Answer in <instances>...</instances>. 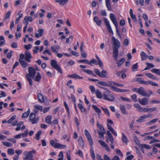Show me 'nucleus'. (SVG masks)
I'll list each match as a JSON object with an SVG mask.
<instances>
[{"instance_id":"42","label":"nucleus","mask_w":160,"mask_h":160,"mask_svg":"<svg viewBox=\"0 0 160 160\" xmlns=\"http://www.w3.org/2000/svg\"><path fill=\"white\" fill-rule=\"evenodd\" d=\"M2 143L4 146L7 147H11L12 146L11 143L7 142H3Z\"/></svg>"},{"instance_id":"54","label":"nucleus","mask_w":160,"mask_h":160,"mask_svg":"<svg viewBox=\"0 0 160 160\" xmlns=\"http://www.w3.org/2000/svg\"><path fill=\"white\" fill-rule=\"evenodd\" d=\"M116 152L117 154L119 155L120 156L122 157L123 156V154L121 152V151L118 149H117L116 150Z\"/></svg>"},{"instance_id":"15","label":"nucleus","mask_w":160,"mask_h":160,"mask_svg":"<svg viewBox=\"0 0 160 160\" xmlns=\"http://www.w3.org/2000/svg\"><path fill=\"white\" fill-rule=\"evenodd\" d=\"M107 75L108 72L107 71L105 70H103L100 72L99 76L102 78H108L107 77Z\"/></svg>"},{"instance_id":"53","label":"nucleus","mask_w":160,"mask_h":160,"mask_svg":"<svg viewBox=\"0 0 160 160\" xmlns=\"http://www.w3.org/2000/svg\"><path fill=\"white\" fill-rule=\"evenodd\" d=\"M102 109L104 111V112L108 116H110V114L108 109L107 108H102Z\"/></svg>"},{"instance_id":"46","label":"nucleus","mask_w":160,"mask_h":160,"mask_svg":"<svg viewBox=\"0 0 160 160\" xmlns=\"http://www.w3.org/2000/svg\"><path fill=\"white\" fill-rule=\"evenodd\" d=\"M34 107L35 108L39 110L40 111H42V107L41 106L34 105Z\"/></svg>"},{"instance_id":"62","label":"nucleus","mask_w":160,"mask_h":160,"mask_svg":"<svg viewBox=\"0 0 160 160\" xmlns=\"http://www.w3.org/2000/svg\"><path fill=\"white\" fill-rule=\"evenodd\" d=\"M32 46L30 44H28L27 45H24V47L25 49L27 50H29L30 48H31Z\"/></svg>"},{"instance_id":"2","label":"nucleus","mask_w":160,"mask_h":160,"mask_svg":"<svg viewBox=\"0 0 160 160\" xmlns=\"http://www.w3.org/2000/svg\"><path fill=\"white\" fill-rule=\"evenodd\" d=\"M110 18L112 22L115 26L116 29V32L120 39H122V36L118 28V25L116 18L114 14L111 13L110 15Z\"/></svg>"},{"instance_id":"20","label":"nucleus","mask_w":160,"mask_h":160,"mask_svg":"<svg viewBox=\"0 0 160 160\" xmlns=\"http://www.w3.org/2000/svg\"><path fill=\"white\" fill-rule=\"evenodd\" d=\"M136 81L140 84L148 85V82L147 81L142 80L141 78H137Z\"/></svg>"},{"instance_id":"34","label":"nucleus","mask_w":160,"mask_h":160,"mask_svg":"<svg viewBox=\"0 0 160 160\" xmlns=\"http://www.w3.org/2000/svg\"><path fill=\"white\" fill-rule=\"evenodd\" d=\"M97 127L99 128L100 132H105L104 129L102 125L101 124H99L98 122H97Z\"/></svg>"},{"instance_id":"28","label":"nucleus","mask_w":160,"mask_h":160,"mask_svg":"<svg viewBox=\"0 0 160 160\" xmlns=\"http://www.w3.org/2000/svg\"><path fill=\"white\" fill-rule=\"evenodd\" d=\"M93 20L94 22H96L97 25L98 26H100L101 23H102L101 20H98V17L96 16H95Z\"/></svg>"},{"instance_id":"12","label":"nucleus","mask_w":160,"mask_h":160,"mask_svg":"<svg viewBox=\"0 0 160 160\" xmlns=\"http://www.w3.org/2000/svg\"><path fill=\"white\" fill-rule=\"evenodd\" d=\"M33 20L31 16H26L24 19V24H26L28 25V22H32Z\"/></svg>"},{"instance_id":"52","label":"nucleus","mask_w":160,"mask_h":160,"mask_svg":"<svg viewBox=\"0 0 160 160\" xmlns=\"http://www.w3.org/2000/svg\"><path fill=\"white\" fill-rule=\"evenodd\" d=\"M82 71L83 72H86L89 74H92V71L89 69H83L82 70Z\"/></svg>"},{"instance_id":"39","label":"nucleus","mask_w":160,"mask_h":160,"mask_svg":"<svg viewBox=\"0 0 160 160\" xmlns=\"http://www.w3.org/2000/svg\"><path fill=\"white\" fill-rule=\"evenodd\" d=\"M151 71L153 73L160 75V70L159 69L156 68L153 69L151 70Z\"/></svg>"},{"instance_id":"49","label":"nucleus","mask_w":160,"mask_h":160,"mask_svg":"<svg viewBox=\"0 0 160 160\" xmlns=\"http://www.w3.org/2000/svg\"><path fill=\"white\" fill-rule=\"evenodd\" d=\"M8 153L10 155H12L14 153V150L13 149L9 148L8 150Z\"/></svg>"},{"instance_id":"38","label":"nucleus","mask_w":160,"mask_h":160,"mask_svg":"<svg viewBox=\"0 0 160 160\" xmlns=\"http://www.w3.org/2000/svg\"><path fill=\"white\" fill-rule=\"evenodd\" d=\"M146 75L148 77L153 79H156V77H154L152 74L150 73H146Z\"/></svg>"},{"instance_id":"41","label":"nucleus","mask_w":160,"mask_h":160,"mask_svg":"<svg viewBox=\"0 0 160 160\" xmlns=\"http://www.w3.org/2000/svg\"><path fill=\"white\" fill-rule=\"evenodd\" d=\"M92 63H94L96 65H98L96 60L94 58L92 59L89 62L88 64L89 65H92Z\"/></svg>"},{"instance_id":"35","label":"nucleus","mask_w":160,"mask_h":160,"mask_svg":"<svg viewBox=\"0 0 160 160\" xmlns=\"http://www.w3.org/2000/svg\"><path fill=\"white\" fill-rule=\"evenodd\" d=\"M26 77L28 82H29V84L30 85L32 86V77H29V75L28 74H26Z\"/></svg>"},{"instance_id":"9","label":"nucleus","mask_w":160,"mask_h":160,"mask_svg":"<svg viewBox=\"0 0 160 160\" xmlns=\"http://www.w3.org/2000/svg\"><path fill=\"white\" fill-rule=\"evenodd\" d=\"M137 92L143 96H147V93L146 92L145 89L142 87H140L138 88V91Z\"/></svg>"},{"instance_id":"11","label":"nucleus","mask_w":160,"mask_h":160,"mask_svg":"<svg viewBox=\"0 0 160 160\" xmlns=\"http://www.w3.org/2000/svg\"><path fill=\"white\" fill-rule=\"evenodd\" d=\"M138 102L142 105H145L148 103V99L146 98H144L141 99L139 98Z\"/></svg>"},{"instance_id":"59","label":"nucleus","mask_w":160,"mask_h":160,"mask_svg":"<svg viewBox=\"0 0 160 160\" xmlns=\"http://www.w3.org/2000/svg\"><path fill=\"white\" fill-rule=\"evenodd\" d=\"M142 146H141V148H144L148 149H151V148L150 146L148 145H147L146 144H142Z\"/></svg>"},{"instance_id":"40","label":"nucleus","mask_w":160,"mask_h":160,"mask_svg":"<svg viewBox=\"0 0 160 160\" xmlns=\"http://www.w3.org/2000/svg\"><path fill=\"white\" fill-rule=\"evenodd\" d=\"M30 112V110H28V111L23 113L22 116V118H27Z\"/></svg>"},{"instance_id":"25","label":"nucleus","mask_w":160,"mask_h":160,"mask_svg":"<svg viewBox=\"0 0 160 160\" xmlns=\"http://www.w3.org/2000/svg\"><path fill=\"white\" fill-rule=\"evenodd\" d=\"M19 61L22 67L26 68L28 66V64L24 61L19 59Z\"/></svg>"},{"instance_id":"6","label":"nucleus","mask_w":160,"mask_h":160,"mask_svg":"<svg viewBox=\"0 0 160 160\" xmlns=\"http://www.w3.org/2000/svg\"><path fill=\"white\" fill-rule=\"evenodd\" d=\"M36 153L35 150H33L32 151H25L23 152V154L25 156H27L29 159V160H34L32 158L34 157V154Z\"/></svg>"},{"instance_id":"24","label":"nucleus","mask_w":160,"mask_h":160,"mask_svg":"<svg viewBox=\"0 0 160 160\" xmlns=\"http://www.w3.org/2000/svg\"><path fill=\"white\" fill-rule=\"evenodd\" d=\"M105 3L109 11H111L112 8L110 5V0H105Z\"/></svg>"},{"instance_id":"1","label":"nucleus","mask_w":160,"mask_h":160,"mask_svg":"<svg viewBox=\"0 0 160 160\" xmlns=\"http://www.w3.org/2000/svg\"><path fill=\"white\" fill-rule=\"evenodd\" d=\"M112 42L113 46V56L115 60L118 59V49L120 46L119 41L115 38L112 36Z\"/></svg>"},{"instance_id":"55","label":"nucleus","mask_w":160,"mask_h":160,"mask_svg":"<svg viewBox=\"0 0 160 160\" xmlns=\"http://www.w3.org/2000/svg\"><path fill=\"white\" fill-rule=\"evenodd\" d=\"M150 103L151 104L153 103H160V101L157 100H151L150 101Z\"/></svg>"},{"instance_id":"29","label":"nucleus","mask_w":160,"mask_h":160,"mask_svg":"<svg viewBox=\"0 0 160 160\" xmlns=\"http://www.w3.org/2000/svg\"><path fill=\"white\" fill-rule=\"evenodd\" d=\"M96 95L97 97L98 98L101 99L102 97L101 92L98 89H97L96 91Z\"/></svg>"},{"instance_id":"58","label":"nucleus","mask_w":160,"mask_h":160,"mask_svg":"<svg viewBox=\"0 0 160 160\" xmlns=\"http://www.w3.org/2000/svg\"><path fill=\"white\" fill-rule=\"evenodd\" d=\"M78 62L82 63L84 62L85 63L88 64L89 63V61L88 60L85 59L84 60H80L78 61Z\"/></svg>"},{"instance_id":"36","label":"nucleus","mask_w":160,"mask_h":160,"mask_svg":"<svg viewBox=\"0 0 160 160\" xmlns=\"http://www.w3.org/2000/svg\"><path fill=\"white\" fill-rule=\"evenodd\" d=\"M138 68V63H136L132 66V69L133 72L136 71Z\"/></svg>"},{"instance_id":"56","label":"nucleus","mask_w":160,"mask_h":160,"mask_svg":"<svg viewBox=\"0 0 160 160\" xmlns=\"http://www.w3.org/2000/svg\"><path fill=\"white\" fill-rule=\"evenodd\" d=\"M68 1V0H61L60 5H63L64 4L67 3Z\"/></svg>"},{"instance_id":"47","label":"nucleus","mask_w":160,"mask_h":160,"mask_svg":"<svg viewBox=\"0 0 160 160\" xmlns=\"http://www.w3.org/2000/svg\"><path fill=\"white\" fill-rule=\"evenodd\" d=\"M84 132L85 135L88 139L91 138L90 133L87 130H85Z\"/></svg>"},{"instance_id":"48","label":"nucleus","mask_w":160,"mask_h":160,"mask_svg":"<svg viewBox=\"0 0 160 160\" xmlns=\"http://www.w3.org/2000/svg\"><path fill=\"white\" fill-rule=\"evenodd\" d=\"M42 133V132L40 130L36 134V139L37 140H39L40 139V136L41 135V134Z\"/></svg>"},{"instance_id":"60","label":"nucleus","mask_w":160,"mask_h":160,"mask_svg":"<svg viewBox=\"0 0 160 160\" xmlns=\"http://www.w3.org/2000/svg\"><path fill=\"white\" fill-rule=\"evenodd\" d=\"M13 52L12 51H10L8 52L6 55V57L8 58H10L12 56V53Z\"/></svg>"},{"instance_id":"17","label":"nucleus","mask_w":160,"mask_h":160,"mask_svg":"<svg viewBox=\"0 0 160 160\" xmlns=\"http://www.w3.org/2000/svg\"><path fill=\"white\" fill-rule=\"evenodd\" d=\"M78 107L80 109L81 111L82 112H85L86 114L87 113V109L83 107L81 103H79L78 105Z\"/></svg>"},{"instance_id":"44","label":"nucleus","mask_w":160,"mask_h":160,"mask_svg":"<svg viewBox=\"0 0 160 160\" xmlns=\"http://www.w3.org/2000/svg\"><path fill=\"white\" fill-rule=\"evenodd\" d=\"M113 82H114L110 81L108 82L107 84L108 85H107V87H110L112 89V87H114L113 86L114 84Z\"/></svg>"},{"instance_id":"19","label":"nucleus","mask_w":160,"mask_h":160,"mask_svg":"<svg viewBox=\"0 0 160 160\" xmlns=\"http://www.w3.org/2000/svg\"><path fill=\"white\" fill-rule=\"evenodd\" d=\"M32 78L36 81L39 82L41 79V76L39 72H38L36 76Z\"/></svg>"},{"instance_id":"8","label":"nucleus","mask_w":160,"mask_h":160,"mask_svg":"<svg viewBox=\"0 0 160 160\" xmlns=\"http://www.w3.org/2000/svg\"><path fill=\"white\" fill-rule=\"evenodd\" d=\"M29 73L27 74L29 75V77L33 78L36 74V70L32 67L28 68Z\"/></svg>"},{"instance_id":"16","label":"nucleus","mask_w":160,"mask_h":160,"mask_svg":"<svg viewBox=\"0 0 160 160\" xmlns=\"http://www.w3.org/2000/svg\"><path fill=\"white\" fill-rule=\"evenodd\" d=\"M38 101L41 102H43L45 100L44 98L42 95L41 93H38Z\"/></svg>"},{"instance_id":"10","label":"nucleus","mask_w":160,"mask_h":160,"mask_svg":"<svg viewBox=\"0 0 160 160\" xmlns=\"http://www.w3.org/2000/svg\"><path fill=\"white\" fill-rule=\"evenodd\" d=\"M25 60L28 62H30L31 61V58H32L30 53L28 51H26L25 52Z\"/></svg>"},{"instance_id":"63","label":"nucleus","mask_w":160,"mask_h":160,"mask_svg":"<svg viewBox=\"0 0 160 160\" xmlns=\"http://www.w3.org/2000/svg\"><path fill=\"white\" fill-rule=\"evenodd\" d=\"M98 142L104 148L106 145H107V144L103 141L99 140L98 141Z\"/></svg>"},{"instance_id":"45","label":"nucleus","mask_w":160,"mask_h":160,"mask_svg":"<svg viewBox=\"0 0 160 160\" xmlns=\"http://www.w3.org/2000/svg\"><path fill=\"white\" fill-rule=\"evenodd\" d=\"M148 82V85L149 84H151L152 86H158V84L157 83H155V82H153L150 81H147Z\"/></svg>"},{"instance_id":"23","label":"nucleus","mask_w":160,"mask_h":160,"mask_svg":"<svg viewBox=\"0 0 160 160\" xmlns=\"http://www.w3.org/2000/svg\"><path fill=\"white\" fill-rule=\"evenodd\" d=\"M52 119V117L51 115H48L45 118V122L46 123L48 124H51L52 123L51 119Z\"/></svg>"},{"instance_id":"21","label":"nucleus","mask_w":160,"mask_h":160,"mask_svg":"<svg viewBox=\"0 0 160 160\" xmlns=\"http://www.w3.org/2000/svg\"><path fill=\"white\" fill-rule=\"evenodd\" d=\"M92 107L95 110L96 112L98 113V114L99 116H99L100 115V113L101 112V110L95 105H92Z\"/></svg>"},{"instance_id":"43","label":"nucleus","mask_w":160,"mask_h":160,"mask_svg":"<svg viewBox=\"0 0 160 160\" xmlns=\"http://www.w3.org/2000/svg\"><path fill=\"white\" fill-rule=\"evenodd\" d=\"M98 84L102 85L103 86H106L107 87V85H108V83L105 82L103 81H101V82H98Z\"/></svg>"},{"instance_id":"61","label":"nucleus","mask_w":160,"mask_h":160,"mask_svg":"<svg viewBox=\"0 0 160 160\" xmlns=\"http://www.w3.org/2000/svg\"><path fill=\"white\" fill-rule=\"evenodd\" d=\"M11 12L10 11H9L6 14L5 17L4 18V19H7L9 18V17L11 13Z\"/></svg>"},{"instance_id":"37","label":"nucleus","mask_w":160,"mask_h":160,"mask_svg":"<svg viewBox=\"0 0 160 160\" xmlns=\"http://www.w3.org/2000/svg\"><path fill=\"white\" fill-rule=\"evenodd\" d=\"M91 155L93 160H95V153L94 152L93 149L92 148H91Z\"/></svg>"},{"instance_id":"18","label":"nucleus","mask_w":160,"mask_h":160,"mask_svg":"<svg viewBox=\"0 0 160 160\" xmlns=\"http://www.w3.org/2000/svg\"><path fill=\"white\" fill-rule=\"evenodd\" d=\"M68 77L75 78V79H82V77L79 76L78 75L76 74H72L70 75H68Z\"/></svg>"},{"instance_id":"22","label":"nucleus","mask_w":160,"mask_h":160,"mask_svg":"<svg viewBox=\"0 0 160 160\" xmlns=\"http://www.w3.org/2000/svg\"><path fill=\"white\" fill-rule=\"evenodd\" d=\"M122 142L127 144L128 141V138L124 133H122Z\"/></svg>"},{"instance_id":"4","label":"nucleus","mask_w":160,"mask_h":160,"mask_svg":"<svg viewBox=\"0 0 160 160\" xmlns=\"http://www.w3.org/2000/svg\"><path fill=\"white\" fill-rule=\"evenodd\" d=\"M29 119L32 124H34L38 122L39 118L36 117V115L34 113L32 112L30 114Z\"/></svg>"},{"instance_id":"30","label":"nucleus","mask_w":160,"mask_h":160,"mask_svg":"<svg viewBox=\"0 0 160 160\" xmlns=\"http://www.w3.org/2000/svg\"><path fill=\"white\" fill-rule=\"evenodd\" d=\"M78 141L79 143L80 146L82 148H83L84 146V142L81 137H79L78 139Z\"/></svg>"},{"instance_id":"26","label":"nucleus","mask_w":160,"mask_h":160,"mask_svg":"<svg viewBox=\"0 0 160 160\" xmlns=\"http://www.w3.org/2000/svg\"><path fill=\"white\" fill-rule=\"evenodd\" d=\"M66 147V145H63L59 143H56L55 145V148L60 149L65 148Z\"/></svg>"},{"instance_id":"5","label":"nucleus","mask_w":160,"mask_h":160,"mask_svg":"<svg viewBox=\"0 0 160 160\" xmlns=\"http://www.w3.org/2000/svg\"><path fill=\"white\" fill-rule=\"evenodd\" d=\"M51 66L56 69L60 73H62V71L59 66L57 62L54 60H52L51 62Z\"/></svg>"},{"instance_id":"51","label":"nucleus","mask_w":160,"mask_h":160,"mask_svg":"<svg viewBox=\"0 0 160 160\" xmlns=\"http://www.w3.org/2000/svg\"><path fill=\"white\" fill-rule=\"evenodd\" d=\"M40 11L42 12H40L39 13V16L40 18H42L44 16V13L46 12L43 9H41Z\"/></svg>"},{"instance_id":"64","label":"nucleus","mask_w":160,"mask_h":160,"mask_svg":"<svg viewBox=\"0 0 160 160\" xmlns=\"http://www.w3.org/2000/svg\"><path fill=\"white\" fill-rule=\"evenodd\" d=\"M133 157L134 156L133 155H130L127 156L125 160H132Z\"/></svg>"},{"instance_id":"31","label":"nucleus","mask_w":160,"mask_h":160,"mask_svg":"<svg viewBox=\"0 0 160 160\" xmlns=\"http://www.w3.org/2000/svg\"><path fill=\"white\" fill-rule=\"evenodd\" d=\"M116 61H117V62H118L117 63V65L118 67H119L122 64L125 62V58H122L120 59L119 61L117 60Z\"/></svg>"},{"instance_id":"13","label":"nucleus","mask_w":160,"mask_h":160,"mask_svg":"<svg viewBox=\"0 0 160 160\" xmlns=\"http://www.w3.org/2000/svg\"><path fill=\"white\" fill-rule=\"evenodd\" d=\"M119 106L121 112L123 114L127 115L128 114V112L126 110L125 106L124 105L120 104Z\"/></svg>"},{"instance_id":"50","label":"nucleus","mask_w":160,"mask_h":160,"mask_svg":"<svg viewBox=\"0 0 160 160\" xmlns=\"http://www.w3.org/2000/svg\"><path fill=\"white\" fill-rule=\"evenodd\" d=\"M132 99L134 102H136L137 101V96L136 94H134L131 96Z\"/></svg>"},{"instance_id":"32","label":"nucleus","mask_w":160,"mask_h":160,"mask_svg":"<svg viewBox=\"0 0 160 160\" xmlns=\"http://www.w3.org/2000/svg\"><path fill=\"white\" fill-rule=\"evenodd\" d=\"M134 140L135 141L136 144L140 147L141 148V146H142V144H141L140 143V141L139 139H138V137L136 136H135L134 138Z\"/></svg>"},{"instance_id":"3","label":"nucleus","mask_w":160,"mask_h":160,"mask_svg":"<svg viewBox=\"0 0 160 160\" xmlns=\"http://www.w3.org/2000/svg\"><path fill=\"white\" fill-rule=\"evenodd\" d=\"M103 98L104 100L110 101H113L115 99L114 97L111 93V91L109 92H103Z\"/></svg>"},{"instance_id":"14","label":"nucleus","mask_w":160,"mask_h":160,"mask_svg":"<svg viewBox=\"0 0 160 160\" xmlns=\"http://www.w3.org/2000/svg\"><path fill=\"white\" fill-rule=\"evenodd\" d=\"M44 30L42 29H39L38 30V32L39 34L38 33H36L35 35V37L37 38H38L40 37H42L43 34Z\"/></svg>"},{"instance_id":"57","label":"nucleus","mask_w":160,"mask_h":160,"mask_svg":"<svg viewBox=\"0 0 160 160\" xmlns=\"http://www.w3.org/2000/svg\"><path fill=\"white\" fill-rule=\"evenodd\" d=\"M149 143L150 144H151L155 142H160V140H158V139H154L153 138V139Z\"/></svg>"},{"instance_id":"27","label":"nucleus","mask_w":160,"mask_h":160,"mask_svg":"<svg viewBox=\"0 0 160 160\" xmlns=\"http://www.w3.org/2000/svg\"><path fill=\"white\" fill-rule=\"evenodd\" d=\"M140 55L142 61H144L146 60L148 57V56L146 53L143 52H141Z\"/></svg>"},{"instance_id":"7","label":"nucleus","mask_w":160,"mask_h":160,"mask_svg":"<svg viewBox=\"0 0 160 160\" xmlns=\"http://www.w3.org/2000/svg\"><path fill=\"white\" fill-rule=\"evenodd\" d=\"M104 23L106 26L108 32L112 34H113V32L112 30L111 26L109 24V22L106 18H103Z\"/></svg>"},{"instance_id":"33","label":"nucleus","mask_w":160,"mask_h":160,"mask_svg":"<svg viewBox=\"0 0 160 160\" xmlns=\"http://www.w3.org/2000/svg\"><path fill=\"white\" fill-rule=\"evenodd\" d=\"M158 118H156L153 119L149 122H148L146 123V124L147 125H151L157 122L158 120Z\"/></svg>"}]
</instances>
